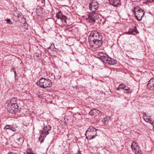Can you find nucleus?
Instances as JSON below:
<instances>
[{"instance_id": "f3484780", "label": "nucleus", "mask_w": 154, "mask_h": 154, "mask_svg": "<svg viewBox=\"0 0 154 154\" xmlns=\"http://www.w3.org/2000/svg\"><path fill=\"white\" fill-rule=\"evenodd\" d=\"M109 57L106 54V56H105L103 57V58H102V59L101 60L104 63H106V62H107L106 61L108 60V59L109 58Z\"/></svg>"}, {"instance_id": "aec40b11", "label": "nucleus", "mask_w": 154, "mask_h": 154, "mask_svg": "<svg viewBox=\"0 0 154 154\" xmlns=\"http://www.w3.org/2000/svg\"><path fill=\"white\" fill-rule=\"evenodd\" d=\"M124 90H125V91H124L125 93H128L130 92H131V91H130V89L129 88L126 87Z\"/></svg>"}, {"instance_id": "c756f323", "label": "nucleus", "mask_w": 154, "mask_h": 154, "mask_svg": "<svg viewBox=\"0 0 154 154\" xmlns=\"http://www.w3.org/2000/svg\"><path fill=\"white\" fill-rule=\"evenodd\" d=\"M8 154H13L11 153H8Z\"/></svg>"}, {"instance_id": "9d476101", "label": "nucleus", "mask_w": 154, "mask_h": 154, "mask_svg": "<svg viewBox=\"0 0 154 154\" xmlns=\"http://www.w3.org/2000/svg\"><path fill=\"white\" fill-rule=\"evenodd\" d=\"M98 17V15L97 14L93 12L90 14L89 17L90 22L92 23H94L95 22L96 20L97 19Z\"/></svg>"}, {"instance_id": "1a4fd4ad", "label": "nucleus", "mask_w": 154, "mask_h": 154, "mask_svg": "<svg viewBox=\"0 0 154 154\" xmlns=\"http://www.w3.org/2000/svg\"><path fill=\"white\" fill-rule=\"evenodd\" d=\"M89 9L92 12H94L98 9V4L97 2H93L89 5Z\"/></svg>"}, {"instance_id": "b1692460", "label": "nucleus", "mask_w": 154, "mask_h": 154, "mask_svg": "<svg viewBox=\"0 0 154 154\" xmlns=\"http://www.w3.org/2000/svg\"><path fill=\"white\" fill-rule=\"evenodd\" d=\"M144 119L145 120V121L147 122H149L150 121V119L149 118H147V117L144 116Z\"/></svg>"}, {"instance_id": "ddd939ff", "label": "nucleus", "mask_w": 154, "mask_h": 154, "mask_svg": "<svg viewBox=\"0 0 154 154\" xmlns=\"http://www.w3.org/2000/svg\"><path fill=\"white\" fill-rule=\"evenodd\" d=\"M100 112L99 110L97 109H94L92 110H91L89 113L90 115L95 116L98 115Z\"/></svg>"}, {"instance_id": "f03ea898", "label": "nucleus", "mask_w": 154, "mask_h": 154, "mask_svg": "<svg viewBox=\"0 0 154 154\" xmlns=\"http://www.w3.org/2000/svg\"><path fill=\"white\" fill-rule=\"evenodd\" d=\"M8 110L11 113L16 114L17 112L18 108L15 99H11L7 101L5 105Z\"/></svg>"}, {"instance_id": "9b49d317", "label": "nucleus", "mask_w": 154, "mask_h": 154, "mask_svg": "<svg viewBox=\"0 0 154 154\" xmlns=\"http://www.w3.org/2000/svg\"><path fill=\"white\" fill-rule=\"evenodd\" d=\"M147 87L149 89L151 90H154V79L150 80L147 85Z\"/></svg>"}, {"instance_id": "4be33fe9", "label": "nucleus", "mask_w": 154, "mask_h": 154, "mask_svg": "<svg viewBox=\"0 0 154 154\" xmlns=\"http://www.w3.org/2000/svg\"><path fill=\"white\" fill-rule=\"evenodd\" d=\"M11 126V125H7L4 127V128L6 129H10Z\"/></svg>"}, {"instance_id": "423d86ee", "label": "nucleus", "mask_w": 154, "mask_h": 154, "mask_svg": "<svg viewBox=\"0 0 154 154\" xmlns=\"http://www.w3.org/2000/svg\"><path fill=\"white\" fill-rule=\"evenodd\" d=\"M134 13L137 20L138 21L141 20L145 14L143 11L138 7L134 8Z\"/></svg>"}, {"instance_id": "6ab92c4d", "label": "nucleus", "mask_w": 154, "mask_h": 154, "mask_svg": "<svg viewBox=\"0 0 154 154\" xmlns=\"http://www.w3.org/2000/svg\"><path fill=\"white\" fill-rule=\"evenodd\" d=\"M133 32H134V30H133V29L130 28L128 31L126 32L128 34H133Z\"/></svg>"}, {"instance_id": "6e6552de", "label": "nucleus", "mask_w": 154, "mask_h": 154, "mask_svg": "<svg viewBox=\"0 0 154 154\" xmlns=\"http://www.w3.org/2000/svg\"><path fill=\"white\" fill-rule=\"evenodd\" d=\"M56 17L58 20H60L62 23H66V17L63 15L61 11H60L56 13Z\"/></svg>"}, {"instance_id": "0eeeda50", "label": "nucleus", "mask_w": 154, "mask_h": 154, "mask_svg": "<svg viewBox=\"0 0 154 154\" xmlns=\"http://www.w3.org/2000/svg\"><path fill=\"white\" fill-rule=\"evenodd\" d=\"M131 148L132 152L134 154H141V151L138 144L135 142H132L131 145Z\"/></svg>"}, {"instance_id": "39448f33", "label": "nucleus", "mask_w": 154, "mask_h": 154, "mask_svg": "<svg viewBox=\"0 0 154 154\" xmlns=\"http://www.w3.org/2000/svg\"><path fill=\"white\" fill-rule=\"evenodd\" d=\"M36 83L40 87L44 88L50 87L52 86V82L50 79L43 78L40 79Z\"/></svg>"}, {"instance_id": "f257e3e1", "label": "nucleus", "mask_w": 154, "mask_h": 154, "mask_svg": "<svg viewBox=\"0 0 154 154\" xmlns=\"http://www.w3.org/2000/svg\"><path fill=\"white\" fill-rule=\"evenodd\" d=\"M102 37L100 33L97 30H93L91 31L88 40L90 46L97 48L102 45Z\"/></svg>"}, {"instance_id": "393cba45", "label": "nucleus", "mask_w": 154, "mask_h": 154, "mask_svg": "<svg viewBox=\"0 0 154 154\" xmlns=\"http://www.w3.org/2000/svg\"><path fill=\"white\" fill-rule=\"evenodd\" d=\"M133 29L134 30V32H136L137 33H139V32L137 30L136 26H134Z\"/></svg>"}, {"instance_id": "4468645a", "label": "nucleus", "mask_w": 154, "mask_h": 154, "mask_svg": "<svg viewBox=\"0 0 154 154\" xmlns=\"http://www.w3.org/2000/svg\"><path fill=\"white\" fill-rule=\"evenodd\" d=\"M110 117L108 116H106V117L102 119L101 121L103 122V125H107L108 121L110 119Z\"/></svg>"}, {"instance_id": "bb28decb", "label": "nucleus", "mask_w": 154, "mask_h": 154, "mask_svg": "<svg viewBox=\"0 0 154 154\" xmlns=\"http://www.w3.org/2000/svg\"><path fill=\"white\" fill-rule=\"evenodd\" d=\"M151 125H153L154 123V122L152 121H151L150 120V121H149V122Z\"/></svg>"}, {"instance_id": "f8f14e48", "label": "nucleus", "mask_w": 154, "mask_h": 154, "mask_svg": "<svg viewBox=\"0 0 154 154\" xmlns=\"http://www.w3.org/2000/svg\"><path fill=\"white\" fill-rule=\"evenodd\" d=\"M109 3L114 7L118 6L120 3V0H109Z\"/></svg>"}, {"instance_id": "dca6fc26", "label": "nucleus", "mask_w": 154, "mask_h": 154, "mask_svg": "<svg viewBox=\"0 0 154 154\" xmlns=\"http://www.w3.org/2000/svg\"><path fill=\"white\" fill-rule=\"evenodd\" d=\"M105 56H106V54L103 53L102 52H99L97 54L98 57L101 60L102 59V58Z\"/></svg>"}, {"instance_id": "5701e85b", "label": "nucleus", "mask_w": 154, "mask_h": 154, "mask_svg": "<svg viewBox=\"0 0 154 154\" xmlns=\"http://www.w3.org/2000/svg\"><path fill=\"white\" fill-rule=\"evenodd\" d=\"M7 23L9 24H12V23L11 21L10 20L8 19H7L6 20Z\"/></svg>"}, {"instance_id": "412c9836", "label": "nucleus", "mask_w": 154, "mask_h": 154, "mask_svg": "<svg viewBox=\"0 0 154 154\" xmlns=\"http://www.w3.org/2000/svg\"><path fill=\"white\" fill-rule=\"evenodd\" d=\"M12 70H13V71L14 72V75H15V78L17 76V73L16 70H15V68H12L11 69V72H12Z\"/></svg>"}, {"instance_id": "a211bd4d", "label": "nucleus", "mask_w": 154, "mask_h": 154, "mask_svg": "<svg viewBox=\"0 0 154 154\" xmlns=\"http://www.w3.org/2000/svg\"><path fill=\"white\" fill-rule=\"evenodd\" d=\"M126 87L124 84H121L119 85V87L117 89V90H119L120 89H122L124 90Z\"/></svg>"}, {"instance_id": "2eb2a0df", "label": "nucleus", "mask_w": 154, "mask_h": 154, "mask_svg": "<svg viewBox=\"0 0 154 154\" xmlns=\"http://www.w3.org/2000/svg\"><path fill=\"white\" fill-rule=\"evenodd\" d=\"M106 62H106L105 63H106L110 65H113L116 63V61L110 57L109 58L107 61H106Z\"/></svg>"}, {"instance_id": "7ed1b4c3", "label": "nucleus", "mask_w": 154, "mask_h": 154, "mask_svg": "<svg viewBox=\"0 0 154 154\" xmlns=\"http://www.w3.org/2000/svg\"><path fill=\"white\" fill-rule=\"evenodd\" d=\"M95 128L90 126L86 131L85 136L88 140H90L95 138L97 136V131Z\"/></svg>"}, {"instance_id": "2f4dec72", "label": "nucleus", "mask_w": 154, "mask_h": 154, "mask_svg": "<svg viewBox=\"0 0 154 154\" xmlns=\"http://www.w3.org/2000/svg\"><path fill=\"white\" fill-rule=\"evenodd\" d=\"M154 1V0H152V1Z\"/></svg>"}, {"instance_id": "c85d7f7f", "label": "nucleus", "mask_w": 154, "mask_h": 154, "mask_svg": "<svg viewBox=\"0 0 154 154\" xmlns=\"http://www.w3.org/2000/svg\"><path fill=\"white\" fill-rule=\"evenodd\" d=\"M53 45H54V48H55V49H56V48H55V47H54V44H53Z\"/></svg>"}, {"instance_id": "7c9ffc66", "label": "nucleus", "mask_w": 154, "mask_h": 154, "mask_svg": "<svg viewBox=\"0 0 154 154\" xmlns=\"http://www.w3.org/2000/svg\"><path fill=\"white\" fill-rule=\"evenodd\" d=\"M44 136H45V137H46V135H45V134H44Z\"/></svg>"}, {"instance_id": "20e7f679", "label": "nucleus", "mask_w": 154, "mask_h": 154, "mask_svg": "<svg viewBox=\"0 0 154 154\" xmlns=\"http://www.w3.org/2000/svg\"><path fill=\"white\" fill-rule=\"evenodd\" d=\"M44 129L41 134L39 139V141L40 143H42L43 142L44 138V134L48 135L49 133L48 131H50L51 129V126L46 122L45 123H44Z\"/></svg>"}, {"instance_id": "cd10ccee", "label": "nucleus", "mask_w": 154, "mask_h": 154, "mask_svg": "<svg viewBox=\"0 0 154 154\" xmlns=\"http://www.w3.org/2000/svg\"><path fill=\"white\" fill-rule=\"evenodd\" d=\"M21 139V138H17V141H18H18H19V140H20V139Z\"/></svg>"}, {"instance_id": "a878e982", "label": "nucleus", "mask_w": 154, "mask_h": 154, "mask_svg": "<svg viewBox=\"0 0 154 154\" xmlns=\"http://www.w3.org/2000/svg\"><path fill=\"white\" fill-rule=\"evenodd\" d=\"M10 128H11L10 129L13 131H16V129L14 127H13L12 125H11V127H10Z\"/></svg>"}]
</instances>
